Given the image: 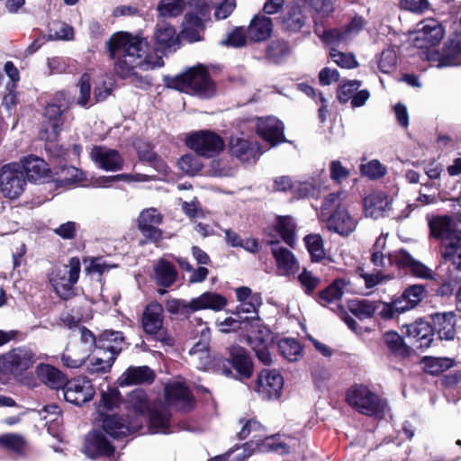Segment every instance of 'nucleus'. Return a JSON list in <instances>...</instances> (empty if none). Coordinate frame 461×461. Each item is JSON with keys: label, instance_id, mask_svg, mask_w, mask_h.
I'll return each instance as SVG.
<instances>
[{"label": "nucleus", "instance_id": "nucleus-59", "mask_svg": "<svg viewBox=\"0 0 461 461\" xmlns=\"http://www.w3.org/2000/svg\"><path fill=\"white\" fill-rule=\"evenodd\" d=\"M361 86L362 82L357 79L343 82L337 92L338 99L342 104L348 103Z\"/></svg>", "mask_w": 461, "mask_h": 461}, {"label": "nucleus", "instance_id": "nucleus-43", "mask_svg": "<svg viewBox=\"0 0 461 461\" xmlns=\"http://www.w3.org/2000/svg\"><path fill=\"white\" fill-rule=\"evenodd\" d=\"M424 371L436 375L445 372L456 365L454 359L449 357H425L422 359Z\"/></svg>", "mask_w": 461, "mask_h": 461}, {"label": "nucleus", "instance_id": "nucleus-32", "mask_svg": "<svg viewBox=\"0 0 461 461\" xmlns=\"http://www.w3.org/2000/svg\"><path fill=\"white\" fill-rule=\"evenodd\" d=\"M125 338L122 331L105 330L97 338V348L117 357L122 350Z\"/></svg>", "mask_w": 461, "mask_h": 461}, {"label": "nucleus", "instance_id": "nucleus-12", "mask_svg": "<svg viewBox=\"0 0 461 461\" xmlns=\"http://www.w3.org/2000/svg\"><path fill=\"white\" fill-rule=\"evenodd\" d=\"M163 214L156 208L150 207L140 212L138 217V230L144 237L140 245L152 243L156 246L163 239V230L158 228L163 222Z\"/></svg>", "mask_w": 461, "mask_h": 461}, {"label": "nucleus", "instance_id": "nucleus-37", "mask_svg": "<svg viewBox=\"0 0 461 461\" xmlns=\"http://www.w3.org/2000/svg\"><path fill=\"white\" fill-rule=\"evenodd\" d=\"M406 334L420 342V348H429L432 342V324L419 320L413 323L406 325Z\"/></svg>", "mask_w": 461, "mask_h": 461}, {"label": "nucleus", "instance_id": "nucleus-8", "mask_svg": "<svg viewBox=\"0 0 461 461\" xmlns=\"http://www.w3.org/2000/svg\"><path fill=\"white\" fill-rule=\"evenodd\" d=\"M185 144L197 155L206 158L219 155L225 148L223 138L211 130L189 133L185 138Z\"/></svg>", "mask_w": 461, "mask_h": 461}, {"label": "nucleus", "instance_id": "nucleus-60", "mask_svg": "<svg viewBox=\"0 0 461 461\" xmlns=\"http://www.w3.org/2000/svg\"><path fill=\"white\" fill-rule=\"evenodd\" d=\"M275 226L268 227L265 231L271 238L279 237L288 244V215L278 216Z\"/></svg>", "mask_w": 461, "mask_h": 461}, {"label": "nucleus", "instance_id": "nucleus-9", "mask_svg": "<svg viewBox=\"0 0 461 461\" xmlns=\"http://www.w3.org/2000/svg\"><path fill=\"white\" fill-rule=\"evenodd\" d=\"M36 355L27 346L14 348L0 355V373L22 375L35 364Z\"/></svg>", "mask_w": 461, "mask_h": 461}, {"label": "nucleus", "instance_id": "nucleus-28", "mask_svg": "<svg viewBox=\"0 0 461 461\" xmlns=\"http://www.w3.org/2000/svg\"><path fill=\"white\" fill-rule=\"evenodd\" d=\"M36 375L43 384L55 390L62 389L68 380L61 370L50 364L41 363L38 365Z\"/></svg>", "mask_w": 461, "mask_h": 461}, {"label": "nucleus", "instance_id": "nucleus-50", "mask_svg": "<svg viewBox=\"0 0 461 461\" xmlns=\"http://www.w3.org/2000/svg\"><path fill=\"white\" fill-rule=\"evenodd\" d=\"M304 242L313 261H320L325 258L326 253L321 235L309 234L304 237Z\"/></svg>", "mask_w": 461, "mask_h": 461}, {"label": "nucleus", "instance_id": "nucleus-58", "mask_svg": "<svg viewBox=\"0 0 461 461\" xmlns=\"http://www.w3.org/2000/svg\"><path fill=\"white\" fill-rule=\"evenodd\" d=\"M317 33H320L316 31ZM324 43L330 46H339L347 43L349 39L344 29H330L319 34Z\"/></svg>", "mask_w": 461, "mask_h": 461}, {"label": "nucleus", "instance_id": "nucleus-5", "mask_svg": "<svg viewBox=\"0 0 461 461\" xmlns=\"http://www.w3.org/2000/svg\"><path fill=\"white\" fill-rule=\"evenodd\" d=\"M347 402L361 414L380 418L384 415L386 406L383 399L362 384L348 389Z\"/></svg>", "mask_w": 461, "mask_h": 461}, {"label": "nucleus", "instance_id": "nucleus-1", "mask_svg": "<svg viewBox=\"0 0 461 461\" xmlns=\"http://www.w3.org/2000/svg\"><path fill=\"white\" fill-rule=\"evenodd\" d=\"M105 49L109 59L114 61V73L122 79L135 77L142 83L143 78L136 73V68L147 64L153 68L164 64L162 58H158L157 62L152 63L149 43L147 38L140 34L116 32L105 42Z\"/></svg>", "mask_w": 461, "mask_h": 461}, {"label": "nucleus", "instance_id": "nucleus-45", "mask_svg": "<svg viewBox=\"0 0 461 461\" xmlns=\"http://www.w3.org/2000/svg\"><path fill=\"white\" fill-rule=\"evenodd\" d=\"M290 188L294 189V194L296 198H304L308 196H318L326 186L321 181L316 183L315 180H309L293 184Z\"/></svg>", "mask_w": 461, "mask_h": 461}, {"label": "nucleus", "instance_id": "nucleus-42", "mask_svg": "<svg viewBox=\"0 0 461 461\" xmlns=\"http://www.w3.org/2000/svg\"><path fill=\"white\" fill-rule=\"evenodd\" d=\"M166 309L172 315H179L188 320L196 312L194 298L190 302L184 299L172 298L166 302Z\"/></svg>", "mask_w": 461, "mask_h": 461}, {"label": "nucleus", "instance_id": "nucleus-25", "mask_svg": "<svg viewBox=\"0 0 461 461\" xmlns=\"http://www.w3.org/2000/svg\"><path fill=\"white\" fill-rule=\"evenodd\" d=\"M156 379V373L148 366H129L119 378V384L136 385L151 384Z\"/></svg>", "mask_w": 461, "mask_h": 461}, {"label": "nucleus", "instance_id": "nucleus-7", "mask_svg": "<svg viewBox=\"0 0 461 461\" xmlns=\"http://www.w3.org/2000/svg\"><path fill=\"white\" fill-rule=\"evenodd\" d=\"M227 357L224 359L229 366L223 364V374L243 381L250 379L253 375L254 364L252 357L245 348L240 345H231L227 348Z\"/></svg>", "mask_w": 461, "mask_h": 461}, {"label": "nucleus", "instance_id": "nucleus-19", "mask_svg": "<svg viewBox=\"0 0 461 461\" xmlns=\"http://www.w3.org/2000/svg\"><path fill=\"white\" fill-rule=\"evenodd\" d=\"M443 37L442 25L435 19H426L417 24L414 44L420 49L435 47Z\"/></svg>", "mask_w": 461, "mask_h": 461}, {"label": "nucleus", "instance_id": "nucleus-63", "mask_svg": "<svg viewBox=\"0 0 461 461\" xmlns=\"http://www.w3.org/2000/svg\"><path fill=\"white\" fill-rule=\"evenodd\" d=\"M441 255L446 261L450 262L454 268L461 272V240L447 247Z\"/></svg>", "mask_w": 461, "mask_h": 461}, {"label": "nucleus", "instance_id": "nucleus-64", "mask_svg": "<svg viewBox=\"0 0 461 461\" xmlns=\"http://www.w3.org/2000/svg\"><path fill=\"white\" fill-rule=\"evenodd\" d=\"M330 56L340 68H354L358 66L355 56L352 53H343L332 48Z\"/></svg>", "mask_w": 461, "mask_h": 461}, {"label": "nucleus", "instance_id": "nucleus-62", "mask_svg": "<svg viewBox=\"0 0 461 461\" xmlns=\"http://www.w3.org/2000/svg\"><path fill=\"white\" fill-rule=\"evenodd\" d=\"M397 54L393 49L384 50L378 61V67L383 73H391L396 68Z\"/></svg>", "mask_w": 461, "mask_h": 461}, {"label": "nucleus", "instance_id": "nucleus-47", "mask_svg": "<svg viewBox=\"0 0 461 461\" xmlns=\"http://www.w3.org/2000/svg\"><path fill=\"white\" fill-rule=\"evenodd\" d=\"M388 349L394 355L405 357L409 354V348L402 338L395 331H387L383 337Z\"/></svg>", "mask_w": 461, "mask_h": 461}, {"label": "nucleus", "instance_id": "nucleus-27", "mask_svg": "<svg viewBox=\"0 0 461 461\" xmlns=\"http://www.w3.org/2000/svg\"><path fill=\"white\" fill-rule=\"evenodd\" d=\"M274 21L264 14H256L250 21L247 30L251 41L261 42L268 40L273 32Z\"/></svg>", "mask_w": 461, "mask_h": 461}, {"label": "nucleus", "instance_id": "nucleus-4", "mask_svg": "<svg viewBox=\"0 0 461 461\" xmlns=\"http://www.w3.org/2000/svg\"><path fill=\"white\" fill-rule=\"evenodd\" d=\"M81 269L77 257L69 258L68 265L56 267L50 275V283L57 295L64 301L74 296V285L77 283Z\"/></svg>", "mask_w": 461, "mask_h": 461}, {"label": "nucleus", "instance_id": "nucleus-3", "mask_svg": "<svg viewBox=\"0 0 461 461\" xmlns=\"http://www.w3.org/2000/svg\"><path fill=\"white\" fill-rule=\"evenodd\" d=\"M140 322L143 331L152 339L167 347L175 345L174 337L164 327V308L158 301H151L145 306Z\"/></svg>", "mask_w": 461, "mask_h": 461}, {"label": "nucleus", "instance_id": "nucleus-31", "mask_svg": "<svg viewBox=\"0 0 461 461\" xmlns=\"http://www.w3.org/2000/svg\"><path fill=\"white\" fill-rule=\"evenodd\" d=\"M126 409L132 411L131 418H139L143 422L147 411L150 409L149 397L142 388H136L127 395Z\"/></svg>", "mask_w": 461, "mask_h": 461}, {"label": "nucleus", "instance_id": "nucleus-15", "mask_svg": "<svg viewBox=\"0 0 461 461\" xmlns=\"http://www.w3.org/2000/svg\"><path fill=\"white\" fill-rule=\"evenodd\" d=\"M284 377L276 369H263L255 382V391L263 400L280 398L284 388Z\"/></svg>", "mask_w": 461, "mask_h": 461}, {"label": "nucleus", "instance_id": "nucleus-29", "mask_svg": "<svg viewBox=\"0 0 461 461\" xmlns=\"http://www.w3.org/2000/svg\"><path fill=\"white\" fill-rule=\"evenodd\" d=\"M392 200L381 191L371 193L365 198L364 207L366 216L377 219L384 215L390 210Z\"/></svg>", "mask_w": 461, "mask_h": 461}, {"label": "nucleus", "instance_id": "nucleus-21", "mask_svg": "<svg viewBox=\"0 0 461 461\" xmlns=\"http://www.w3.org/2000/svg\"><path fill=\"white\" fill-rule=\"evenodd\" d=\"M90 158L99 167L106 171L122 170L124 165V159L117 149L102 145L92 148Z\"/></svg>", "mask_w": 461, "mask_h": 461}, {"label": "nucleus", "instance_id": "nucleus-33", "mask_svg": "<svg viewBox=\"0 0 461 461\" xmlns=\"http://www.w3.org/2000/svg\"><path fill=\"white\" fill-rule=\"evenodd\" d=\"M286 444L280 442V438L278 435H274L270 437H265L263 439H256L250 440L249 442L245 443L244 451L249 452V456L252 455L254 452L258 451L259 453H267V452H285Z\"/></svg>", "mask_w": 461, "mask_h": 461}, {"label": "nucleus", "instance_id": "nucleus-52", "mask_svg": "<svg viewBox=\"0 0 461 461\" xmlns=\"http://www.w3.org/2000/svg\"><path fill=\"white\" fill-rule=\"evenodd\" d=\"M375 302L368 300H355L349 304V310L360 320L368 319L375 314Z\"/></svg>", "mask_w": 461, "mask_h": 461}, {"label": "nucleus", "instance_id": "nucleus-38", "mask_svg": "<svg viewBox=\"0 0 461 461\" xmlns=\"http://www.w3.org/2000/svg\"><path fill=\"white\" fill-rule=\"evenodd\" d=\"M196 312L211 310L221 312L228 304V299L216 292L206 291L197 297H194Z\"/></svg>", "mask_w": 461, "mask_h": 461}, {"label": "nucleus", "instance_id": "nucleus-17", "mask_svg": "<svg viewBox=\"0 0 461 461\" xmlns=\"http://www.w3.org/2000/svg\"><path fill=\"white\" fill-rule=\"evenodd\" d=\"M62 391L65 401L76 406H82L95 395V388L91 381L86 377L68 380Z\"/></svg>", "mask_w": 461, "mask_h": 461}, {"label": "nucleus", "instance_id": "nucleus-34", "mask_svg": "<svg viewBox=\"0 0 461 461\" xmlns=\"http://www.w3.org/2000/svg\"><path fill=\"white\" fill-rule=\"evenodd\" d=\"M259 147L257 142L243 138H231L230 140V153L240 161H249L256 158Z\"/></svg>", "mask_w": 461, "mask_h": 461}, {"label": "nucleus", "instance_id": "nucleus-6", "mask_svg": "<svg viewBox=\"0 0 461 461\" xmlns=\"http://www.w3.org/2000/svg\"><path fill=\"white\" fill-rule=\"evenodd\" d=\"M100 428L104 434L113 439H123L142 429V421L139 418H131V414H108L100 411Z\"/></svg>", "mask_w": 461, "mask_h": 461}, {"label": "nucleus", "instance_id": "nucleus-24", "mask_svg": "<svg viewBox=\"0 0 461 461\" xmlns=\"http://www.w3.org/2000/svg\"><path fill=\"white\" fill-rule=\"evenodd\" d=\"M357 225V220L343 207L337 208L327 221L328 230L343 237L351 234L356 230Z\"/></svg>", "mask_w": 461, "mask_h": 461}, {"label": "nucleus", "instance_id": "nucleus-35", "mask_svg": "<svg viewBox=\"0 0 461 461\" xmlns=\"http://www.w3.org/2000/svg\"><path fill=\"white\" fill-rule=\"evenodd\" d=\"M147 413L149 427L153 433H168L172 413L167 408H152Z\"/></svg>", "mask_w": 461, "mask_h": 461}, {"label": "nucleus", "instance_id": "nucleus-51", "mask_svg": "<svg viewBox=\"0 0 461 461\" xmlns=\"http://www.w3.org/2000/svg\"><path fill=\"white\" fill-rule=\"evenodd\" d=\"M50 37L54 40L70 41L74 39V29L71 25L61 22L53 21L49 25Z\"/></svg>", "mask_w": 461, "mask_h": 461}, {"label": "nucleus", "instance_id": "nucleus-46", "mask_svg": "<svg viewBox=\"0 0 461 461\" xmlns=\"http://www.w3.org/2000/svg\"><path fill=\"white\" fill-rule=\"evenodd\" d=\"M267 243L271 246V250L276 261L279 274L288 276V249L281 247L280 240L277 239L267 240Z\"/></svg>", "mask_w": 461, "mask_h": 461}, {"label": "nucleus", "instance_id": "nucleus-40", "mask_svg": "<svg viewBox=\"0 0 461 461\" xmlns=\"http://www.w3.org/2000/svg\"><path fill=\"white\" fill-rule=\"evenodd\" d=\"M350 291L349 282L343 278L333 281L325 290L320 293V303L323 305L339 300L344 294Z\"/></svg>", "mask_w": 461, "mask_h": 461}, {"label": "nucleus", "instance_id": "nucleus-30", "mask_svg": "<svg viewBox=\"0 0 461 461\" xmlns=\"http://www.w3.org/2000/svg\"><path fill=\"white\" fill-rule=\"evenodd\" d=\"M177 276L178 273L174 264L165 258H159L153 267V279L160 287L172 286Z\"/></svg>", "mask_w": 461, "mask_h": 461}, {"label": "nucleus", "instance_id": "nucleus-44", "mask_svg": "<svg viewBox=\"0 0 461 461\" xmlns=\"http://www.w3.org/2000/svg\"><path fill=\"white\" fill-rule=\"evenodd\" d=\"M122 402V396L116 387L108 386L107 391L101 392V397L96 403L98 411H102L101 409L105 411H113L118 408Z\"/></svg>", "mask_w": 461, "mask_h": 461}, {"label": "nucleus", "instance_id": "nucleus-26", "mask_svg": "<svg viewBox=\"0 0 461 461\" xmlns=\"http://www.w3.org/2000/svg\"><path fill=\"white\" fill-rule=\"evenodd\" d=\"M433 332L438 335L440 339L453 340L456 333V319L452 312H437L431 315Z\"/></svg>", "mask_w": 461, "mask_h": 461}, {"label": "nucleus", "instance_id": "nucleus-22", "mask_svg": "<svg viewBox=\"0 0 461 461\" xmlns=\"http://www.w3.org/2000/svg\"><path fill=\"white\" fill-rule=\"evenodd\" d=\"M21 162V168L24 172L26 180L30 182H37L41 179L50 181L52 170L44 159L35 155H29L24 157Z\"/></svg>", "mask_w": 461, "mask_h": 461}, {"label": "nucleus", "instance_id": "nucleus-20", "mask_svg": "<svg viewBox=\"0 0 461 461\" xmlns=\"http://www.w3.org/2000/svg\"><path fill=\"white\" fill-rule=\"evenodd\" d=\"M190 76H192V79L188 89H191L194 95L203 98H211L215 95V83L204 66L198 65L190 68Z\"/></svg>", "mask_w": 461, "mask_h": 461}, {"label": "nucleus", "instance_id": "nucleus-16", "mask_svg": "<svg viewBox=\"0 0 461 461\" xmlns=\"http://www.w3.org/2000/svg\"><path fill=\"white\" fill-rule=\"evenodd\" d=\"M248 344L252 348L258 360L264 366L273 363V351L275 337L267 328H259L253 334L248 336Z\"/></svg>", "mask_w": 461, "mask_h": 461}, {"label": "nucleus", "instance_id": "nucleus-2", "mask_svg": "<svg viewBox=\"0 0 461 461\" xmlns=\"http://www.w3.org/2000/svg\"><path fill=\"white\" fill-rule=\"evenodd\" d=\"M189 10L185 14L179 37L188 43L204 40L205 22L211 18V8L199 1L189 0Z\"/></svg>", "mask_w": 461, "mask_h": 461}, {"label": "nucleus", "instance_id": "nucleus-23", "mask_svg": "<svg viewBox=\"0 0 461 461\" xmlns=\"http://www.w3.org/2000/svg\"><path fill=\"white\" fill-rule=\"evenodd\" d=\"M256 132L271 145L285 140L283 123L274 117L259 118L257 122Z\"/></svg>", "mask_w": 461, "mask_h": 461}, {"label": "nucleus", "instance_id": "nucleus-55", "mask_svg": "<svg viewBox=\"0 0 461 461\" xmlns=\"http://www.w3.org/2000/svg\"><path fill=\"white\" fill-rule=\"evenodd\" d=\"M258 321L259 319L258 317H244L240 319L228 317L220 323V326H221L223 332H235L240 330L247 329L249 324Z\"/></svg>", "mask_w": 461, "mask_h": 461}, {"label": "nucleus", "instance_id": "nucleus-49", "mask_svg": "<svg viewBox=\"0 0 461 461\" xmlns=\"http://www.w3.org/2000/svg\"><path fill=\"white\" fill-rule=\"evenodd\" d=\"M288 54V42L284 39H274L267 48V56L274 63H279Z\"/></svg>", "mask_w": 461, "mask_h": 461}, {"label": "nucleus", "instance_id": "nucleus-41", "mask_svg": "<svg viewBox=\"0 0 461 461\" xmlns=\"http://www.w3.org/2000/svg\"><path fill=\"white\" fill-rule=\"evenodd\" d=\"M154 39L157 49L161 50L170 49L181 40L179 34L176 35V29L172 25L158 27L154 33Z\"/></svg>", "mask_w": 461, "mask_h": 461}, {"label": "nucleus", "instance_id": "nucleus-14", "mask_svg": "<svg viewBox=\"0 0 461 461\" xmlns=\"http://www.w3.org/2000/svg\"><path fill=\"white\" fill-rule=\"evenodd\" d=\"M164 402L180 412H190L195 408V398L184 382H173L164 387Z\"/></svg>", "mask_w": 461, "mask_h": 461}, {"label": "nucleus", "instance_id": "nucleus-61", "mask_svg": "<svg viewBox=\"0 0 461 461\" xmlns=\"http://www.w3.org/2000/svg\"><path fill=\"white\" fill-rule=\"evenodd\" d=\"M79 96L77 104L81 107H87L91 99V78L86 73H84L78 81Z\"/></svg>", "mask_w": 461, "mask_h": 461}, {"label": "nucleus", "instance_id": "nucleus-57", "mask_svg": "<svg viewBox=\"0 0 461 461\" xmlns=\"http://www.w3.org/2000/svg\"><path fill=\"white\" fill-rule=\"evenodd\" d=\"M115 359V357L111 355L106 359L99 357H93L87 366V373L89 375L107 373L110 371Z\"/></svg>", "mask_w": 461, "mask_h": 461}, {"label": "nucleus", "instance_id": "nucleus-48", "mask_svg": "<svg viewBox=\"0 0 461 461\" xmlns=\"http://www.w3.org/2000/svg\"><path fill=\"white\" fill-rule=\"evenodd\" d=\"M199 155L188 153L183 155L177 161L179 168L186 175L194 176L199 173L203 165Z\"/></svg>", "mask_w": 461, "mask_h": 461}, {"label": "nucleus", "instance_id": "nucleus-13", "mask_svg": "<svg viewBox=\"0 0 461 461\" xmlns=\"http://www.w3.org/2000/svg\"><path fill=\"white\" fill-rule=\"evenodd\" d=\"M430 235L441 242L440 253L447 247L461 240V230H457L451 217L437 215L427 217Z\"/></svg>", "mask_w": 461, "mask_h": 461}, {"label": "nucleus", "instance_id": "nucleus-39", "mask_svg": "<svg viewBox=\"0 0 461 461\" xmlns=\"http://www.w3.org/2000/svg\"><path fill=\"white\" fill-rule=\"evenodd\" d=\"M79 170L72 166H62L54 168L50 175V181L56 184L57 187L72 185L80 181Z\"/></svg>", "mask_w": 461, "mask_h": 461}, {"label": "nucleus", "instance_id": "nucleus-53", "mask_svg": "<svg viewBox=\"0 0 461 461\" xmlns=\"http://www.w3.org/2000/svg\"><path fill=\"white\" fill-rule=\"evenodd\" d=\"M191 79L192 76H190V68H188L185 72L174 77L169 75L164 76L163 82L165 86L167 88L184 92L188 89Z\"/></svg>", "mask_w": 461, "mask_h": 461}, {"label": "nucleus", "instance_id": "nucleus-54", "mask_svg": "<svg viewBox=\"0 0 461 461\" xmlns=\"http://www.w3.org/2000/svg\"><path fill=\"white\" fill-rule=\"evenodd\" d=\"M432 48L433 47H428L426 51H422L420 55L421 59L435 63V67L438 68L453 66L456 64L453 56L443 55Z\"/></svg>", "mask_w": 461, "mask_h": 461}, {"label": "nucleus", "instance_id": "nucleus-11", "mask_svg": "<svg viewBox=\"0 0 461 461\" xmlns=\"http://www.w3.org/2000/svg\"><path fill=\"white\" fill-rule=\"evenodd\" d=\"M69 108L68 94L62 90L56 92L44 108L43 116L51 128L47 140H57L64 124L63 113Z\"/></svg>", "mask_w": 461, "mask_h": 461}, {"label": "nucleus", "instance_id": "nucleus-18", "mask_svg": "<svg viewBox=\"0 0 461 461\" xmlns=\"http://www.w3.org/2000/svg\"><path fill=\"white\" fill-rule=\"evenodd\" d=\"M115 451V447L102 430L93 429L87 433L84 443V453L89 458H110L114 456Z\"/></svg>", "mask_w": 461, "mask_h": 461}, {"label": "nucleus", "instance_id": "nucleus-56", "mask_svg": "<svg viewBox=\"0 0 461 461\" xmlns=\"http://www.w3.org/2000/svg\"><path fill=\"white\" fill-rule=\"evenodd\" d=\"M183 0H160L158 5L159 14L167 17H176L182 14L185 8Z\"/></svg>", "mask_w": 461, "mask_h": 461}, {"label": "nucleus", "instance_id": "nucleus-36", "mask_svg": "<svg viewBox=\"0 0 461 461\" xmlns=\"http://www.w3.org/2000/svg\"><path fill=\"white\" fill-rule=\"evenodd\" d=\"M426 290L423 285H414L408 287L402 299L395 300L397 312H404L416 307L424 298Z\"/></svg>", "mask_w": 461, "mask_h": 461}, {"label": "nucleus", "instance_id": "nucleus-10", "mask_svg": "<svg viewBox=\"0 0 461 461\" xmlns=\"http://www.w3.org/2000/svg\"><path fill=\"white\" fill-rule=\"evenodd\" d=\"M26 185L24 172L19 164L9 163L0 168V191L4 197L10 200L19 198Z\"/></svg>", "mask_w": 461, "mask_h": 461}]
</instances>
